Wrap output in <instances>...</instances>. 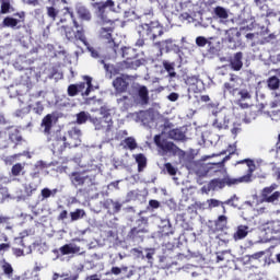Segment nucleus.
Listing matches in <instances>:
<instances>
[{
    "label": "nucleus",
    "instance_id": "obj_63",
    "mask_svg": "<svg viewBox=\"0 0 280 280\" xmlns=\"http://www.w3.org/2000/svg\"><path fill=\"white\" fill-rule=\"evenodd\" d=\"M112 275H121V268L119 267H113L110 270Z\"/></svg>",
    "mask_w": 280,
    "mask_h": 280
},
{
    "label": "nucleus",
    "instance_id": "obj_42",
    "mask_svg": "<svg viewBox=\"0 0 280 280\" xmlns=\"http://www.w3.org/2000/svg\"><path fill=\"white\" fill-rule=\"evenodd\" d=\"M89 119L91 120V117H89V114H86V112H80L79 114H77V124H86Z\"/></svg>",
    "mask_w": 280,
    "mask_h": 280
},
{
    "label": "nucleus",
    "instance_id": "obj_45",
    "mask_svg": "<svg viewBox=\"0 0 280 280\" xmlns=\"http://www.w3.org/2000/svg\"><path fill=\"white\" fill-rule=\"evenodd\" d=\"M45 110V105H43V102L38 101L33 105V113H35V115H43Z\"/></svg>",
    "mask_w": 280,
    "mask_h": 280
},
{
    "label": "nucleus",
    "instance_id": "obj_13",
    "mask_svg": "<svg viewBox=\"0 0 280 280\" xmlns=\"http://www.w3.org/2000/svg\"><path fill=\"white\" fill-rule=\"evenodd\" d=\"M13 15L18 16L19 19L7 16L2 21V25L4 27H11V30H21V23H25V12H16Z\"/></svg>",
    "mask_w": 280,
    "mask_h": 280
},
{
    "label": "nucleus",
    "instance_id": "obj_40",
    "mask_svg": "<svg viewBox=\"0 0 280 280\" xmlns=\"http://www.w3.org/2000/svg\"><path fill=\"white\" fill-rule=\"evenodd\" d=\"M214 14L219 19H229V12L226 11V9H224V7H215Z\"/></svg>",
    "mask_w": 280,
    "mask_h": 280
},
{
    "label": "nucleus",
    "instance_id": "obj_10",
    "mask_svg": "<svg viewBox=\"0 0 280 280\" xmlns=\"http://www.w3.org/2000/svg\"><path fill=\"white\" fill-rule=\"evenodd\" d=\"M154 143L156 148L163 150L165 153L176 155L178 152H180V148H178V145H176L174 142L167 141L166 139H162L161 135L154 136Z\"/></svg>",
    "mask_w": 280,
    "mask_h": 280
},
{
    "label": "nucleus",
    "instance_id": "obj_48",
    "mask_svg": "<svg viewBox=\"0 0 280 280\" xmlns=\"http://www.w3.org/2000/svg\"><path fill=\"white\" fill-rule=\"evenodd\" d=\"M90 121L95 127V130H102V118L90 117Z\"/></svg>",
    "mask_w": 280,
    "mask_h": 280
},
{
    "label": "nucleus",
    "instance_id": "obj_62",
    "mask_svg": "<svg viewBox=\"0 0 280 280\" xmlns=\"http://www.w3.org/2000/svg\"><path fill=\"white\" fill-rule=\"evenodd\" d=\"M2 250H10V244L9 243H1L0 244V253Z\"/></svg>",
    "mask_w": 280,
    "mask_h": 280
},
{
    "label": "nucleus",
    "instance_id": "obj_15",
    "mask_svg": "<svg viewBox=\"0 0 280 280\" xmlns=\"http://www.w3.org/2000/svg\"><path fill=\"white\" fill-rule=\"evenodd\" d=\"M58 121V118L54 114H47L40 122V128H43V133L45 137L49 138L54 135L51 132V128H54V125Z\"/></svg>",
    "mask_w": 280,
    "mask_h": 280
},
{
    "label": "nucleus",
    "instance_id": "obj_19",
    "mask_svg": "<svg viewBox=\"0 0 280 280\" xmlns=\"http://www.w3.org/2000/svg\"><path fill=\"white\" fill-rule=\"evenodd\" d=\"M277 36L266 27H261L260 33H256V43L257 45H264V43H270V40H275Z\"/></svg>",
    "mask_w": 280,
    "mask_h": 280
},
{
    "label": "nucleus",
    "instance_id": "obj_22",
    "mask_svg": "<svg viewBox=\"0 0 280 280\" xmlns=\"http://www.w3.org/2000/svg\"><path fill=\"white\" fill-rule=\"evenodd\" d=\"M168 138L173 139L174 141H187V136L183 131V129H171L168 131Z\"/></svg>",
    "mask_w": 280,
    "mask_h": 280
},
{
    "label": "nucleus",
    "instance_id": "obj_57",
    "mask_svg": "<svg viewBox=\"0 0 280 280\" xmlns=\"http://www.w3.org/2000/svg\"><path fill=\"white\" fill-rule=\"evenodd\" d=\"M149 207H151V209H159V207H161V202L156 199H151L149 201Z\"/></svg>",
    "mask_w": 280,
    "mask_h": 280
},
{
    "label": "nucleus",
    "instance_id": "obj_23",
    "mask_svg": "<svg viewBox=\"0 0 280 280\" xmlns=\"http://www.w3.org/2000/svg\"><path fill=\"white\" fill-rule=\"evenodd\" d=\"M248 236V225H238L236 228V233L233 234L234 242H240V240H245Z\"/></svg>",
    "mask_w": 280,
    "mask_h": 280
},
{
    "label": "nucleus",
    "instance_id": "obj_34",
    "mask_svg": "<svg viewBox=\"0 0 280 280\" xmlns=\"http://www.w3.org/2000/svg\"><path fill=\"white\" fill-rule=\"evenodd\" d=\"M162 45H164L166 51H180V47L172 38L163 40Z\"/></svg>",
    "mask_w": 280,
    "mask_h": 280
},
{
    "label": "nucleus",
    "instance_id": "obj_1",
    "mask_svg": "<svg viewBox=\"0 0 280 280\" xmlns=\"http://www.w3.org/2000/svg\"><path fill=\"white\" fill-rule=\"evenodd\" d=\"M237 165H246L248 167L247 173L241 177L233 178L230 176H225L224 178H214L209 183V189L215 191V189H224V187H233L235 185H240L242 183H253V174L257 170V165L255 164V160L244 159L241 161H236L234 164L235 167Z\"/></svg>",
    "mask_w": 280,
    "mask_h": 280
},
{
    "label": "nucleus",
    "instance_id": "obj_6",
    "mask_svg": "<svg viewBox=\"0 0 280 280\" xmlns=\"http://www.w3.org/2000/svg\"><path fill=\"white\" fill-rule=\"evenodd\" d=\"M48 143H51L52 154H62L67 150V137L62 136L60 130L54 131L51 136L47 138Z\"/></svg>",
    "mask_w": 280,
    "mask_h": 280
},
{
    "label": "nucleus",
    "instance_id": "obj_46",
    "mask_svg": "<svg viewBox=\"0 0 280 280\" xmlns=\"http://www.w3.org/2000/svg\"><path fill=\"white\" fill-rule=\"evenodd\" d=\"M102 130H105V132H110L113 130V120L107 121L106 118H102Z\"/></svg>",
    "mask_w": 280,
    "mask_h": 280
},
{
    "label": "nucleus",
    "instance_id": "obj_52",
    "mask_svg": "<svg viewBox=\"0 0 280 280\" xmlns=\"http://www.w3.org/2000/svg\"><path fill=\"white\" fill-rule=\"evenodd\" d=\"M207 43H209V40H207L206 37L199 36L196 38V45L198 47H205L207 45Z\"/></svg>",
    "mask_w": 280,
    "mask_h": 280
},
{
    "label": "nucleus",
    "instance_id": "obj_2",
    "mask_svg": "<svg viewBox=\"0 0 280 280\" xmlns=\"http://www.w3.org/2000/svg\"><path fill=\"white\" fill-rule=\"evenodd\" d=\"M240 77L235 73H230V80L223 84V93H229L232 97L236 100V104L241 108H249L250 105L245 103L248 100H253V95L248 91V89H240L236 85Z\"/></svg>",
    "mask_w": 280,
    "mask_h": 280
},
{
    "label": "nucleus",
    "instance_id": "obj_54",
    "mask_svg": "<svg viewBox=\"0 0 280 280\" xmlns=\"http://www.w3.org/2000/svg\"><path fill=\"white\" fill-rule=\"evenodd\" d=\"M69 217V212L67 210H62L59 215L57 217L58 222H65Z\"/></svg>",
    "mask_w": 280,
    "mask_h": 280
},
{
    "label": "nucleus",
    "instance_id": "obj_8",
    "mask_svg": "<svg viewBox=\"0 0 280 280\" xmlns=\"http://www.w3.org/2000/svg\"><path fill=\"white\" fill-rule=\"evenodd\" d=\"M138 34L140 38H145L147 40H156L159 36H163V27L142 24L138 26Z\"/></svg>",
    "mask_w": 280,
    "mask_h": 280
},
{
    "label": "nucleus",
    "instance_id": "obj_5",
    "mask_svg": "<svg viewBox=\"0 0 280 280\" xmlns=\"http://www.w3.org/2000/svg\"><path fill=\"white\" fill-rule=\"evenodd\" d=\"M83 80V82L70 84L68 86L67 93L69 97H75L77 95L89 97L91 95V91H93V78L84 75Z\"/></svg>",
    "mask_w": 280,
    "mask_h": 280
},
{
    "label": "nucleus",
    "instance_id": "obj_55",
    "mask_svg": "<svg viewBox=\"0 0 280 280\" xmlns=\"http://www.w3.org/2000/svg\"><path fill=\"white\" fill-rule=\"evenodd\" d=\"M249 261L252 259H261V257H264V252H257L255 254H252V255H247Z\"/></svg>",
    "mask_w": 280,
    "mask_h": 280
},
{
    "label": "nucleus",
    "instance_id": "obj_58",
    "mask_svg": "<svg viewBox=\"0 0 280 280\" xmlns=\"http://www.w3.org/2000/svg\"><path fill=\"white\" fill-rule=\"evenodd\" d=\"M113 205H114V200L113 199H106L103 202V208L107 209V210H110V207H113Z\"/></svg>",
    "mask_w": 280,
    "mask_h": 280
},
{
    "label": "nucleus",
    "instance_id": "obj_9",
    "mask_svg": "<svg viewBox=\"0 0 280 280\" xmlns=\"http://www.w3.org/2000/svg\"><path fill=\"white\" fill-rule=\"evenodd\" d=\"M92 2L93 8H97V14L102 23H109V25H113L115 21L108 18V14L106 13V8H115V1L107 0L104 2V0H92Z\"/></svg>",
    "mask_w": 280,
    "mask_h": 280
},
{
    "label": "nucleus",
    "instance_id": "obj_3",
    "mask_svg": "<svg viewBox=\"0 0 280 280\" xmlns=\"http://www.w3.org/2000/svg\"><path fill=\"white\" fill-rule=\"evenodd\" d=\"M63 14L65 16H71L73 21V27H75V30H73V27L71 26H61L59 28L61 34H63L67 40H69L70 43L75 44L78 40H80L85 47H89V39H86L84 27L81 26L80 23H78V20L73 18V12L69 11V8H65Z\"/></svg>",
    "mask_w": 280,
    "mask_h": 280
},
{
    "label": "nucleus",
    "instance_id": "obj_44",
    "mask_svg": "<svg viewBox=\"0 0 280 280\" xmlns=\"http://www.w3.org/2000/svg\"><path fill=\"white\" fill-rule=\"evenodd\" d=\"M100 113H101V115H102V118H105L106 121H109V122H110V120H113V116H110V109H108V107L102 106V107L100 108Z\"/></svg>",
    "mask_w": 280,
    "mask_h": 280
},
{
    "label": "nucleus",
    "instance_id": "obj_59",
    "mask_svg": "<svg viewBox=\"0 0 280 280\" xmlns=\"http://www.w3.org/2000/svg\"><path fill=\"white\" fill-rule=\"evenodd\" d=\"M89 51H91L92 58H100V52H97V50H95L93 47H91V44H89V46H86Z\"/></svg>",
    "mask_w": 280,
    "mask_h": 280
},
{
    "label": "nucleus",
    "instance_id": "obj_28",
    "mask_svg": "<svg viewBox=\"0 0 280 280\" xmlns=\"http://www.w3.org/2000/svg\"><path fill=\"white\" fill-rule=\"evenodd\" d=\"M124 150H137V140L133 137H127L120 142Z\"/></svg>",
    "mask_w": 280,
    "mask_h": 280
},
{
    "label": "nucleus",
    "instance_id": "obj_26",
    "mask_svg": "<svg viewBox=\"0 0 280 280\" xmlns=\"http://www.w3.org/2000/svg\"><path fill=\"white\" fill-rule=\"evenodd\" d=\"M138 97L142 104H150V92L148 91V86L140 85L138 89Z\"/></svg>",
    "mask_w": 280,
    "mask_h": 280
},
{
    "label": "nucleus",
    "instance_id": "obj_33",
    "mask_svg": "<svg viewBox=\"0 0 280 280\" xmlns=\"http://www.w3.org/2000/svg\"><path fill=\"white\" fill-rule=\"evenodd\" d=\"M264 231L268 233V231H271V233H279L280 232V223L279 221H271L269 223H266L264 225Z\"/></svg>",
    "mask_w": 280,
    "mask_h": 280
},
{
    "label": "nucleus",
    "instance_id": "obj_41",
    "mask_svg": "<svg viewBox=\"0 0 280 280\" xmlns=\"http://www.w3.org/2000/svg\"><path fill=\"white\" fill-rule=\"evenodd\" d=\"M230 148H234L233 151L229 150V155H226L225 158L222 159V161L220 163H223V167H226L225 164H226V161H231V156H233V154H240L237 153V144L234 143V144H230Z\"/></svg>",
    "mask_w": 280,
    "mask_h": 280
},
{
    "label": "nucleus",
    "instance_id": "obj_17",
    "mask_svg": "<svg viewBox=\"0 0 280 280\" xmlns=\"http://www.w3.org/2000/svg\"><path fill=\"white\" fill-rule=\"evenodd\" d=\"M82 131L78 128H72L68 131V148H78L82 143L80 139Z\"/></svg>",
    "mask_w": 280,
    "mask_h": 280
},
{
    "label": "nucleus",
    "instance_id": "obj_4",
    "mask_svg": "<svg viewBox=\"0 0 280 280\" xmlns=\"http://www.w3.org/2000/svg\"><path fill=\"white\" fill-rule=\"evenodd\" d=\"M122 56L126 58V60L120 63L119 68L107 65L104 62V60H102L105 71L110 73V75H118L119 71H124V69H139V67H141V60L137 59V52H135V49H125L122 51Z\"/></svg>",
    "mask_w": 280,
    "mask_h": 280
},
{
    "label": "nucleus",
    "instance_id": "obj_29",
    "mask_svg": "<svg viewBox=\"0 0 280 280\" xmlns=\"http://www.w3.org/2000/svg\"><path fill=\"white\" fill-rule=\"evenodd\" d=\"M228 224H229V218H226V215L224 214L219 215L218 219L214 221V226L217 231H224Z\"/></svg>",
    "mask_w": 280,
    "mask_h": 280
},
{
    "label": "nucleus",
    "instance_id": "obj_61",
    "mask_svg": "<svg viewBox=\"0 0 280 280\" xmlns=\"http://www.w3.org/2000/svg\"><path fill=\"white\" fill-rule=\"evenodd\" d=\"M145 38L140 37L137 42H136V47H143V45H145Z\"/></svg>",
    "mask_w": 280,
    "mask_h": 280
},
{
    "label": "nucleus",
    "instance_id": "obj_56",
    "mask_svg": "<svg viewBox=\"0 0 280 280\" xmlns=\"http://www.w3.org/2000/svg\"><path fill=\"white\" fill-rule=\"evenodd\" d=\"M112 207H113V213H119V211H121V203H119V201H114Z\"/></svg>",
    "mask_w": 280,
    "mask_h": 280
},
{
    "label": "nucleus",
    "instance_id": "obj_31",
    "mask_svg": "<svg viewBox=\"0 0 280 280\" xmlns=\"http://www.w3.org/2000/svg\"><path fill=\"white\" fill-rule=\"evenodd\" d=\"M162 65L165 71L168 72L170 78H176V62H170L167 60H164Z\"/></svg>",
    "mask_w": 280,
    "mask_h": 280
},
{
    "label": "nucleus",
    "instance_id": "obj_43",
    "mask_svg": "<svg viewBox=\"0 0 280 280\" xmlns=\"http://www.w3.org/2000/svg\"><path fill=\"white\" fill-rule=\"evenodd\" d=\"M23 170H25V166L21 163H16L12 166L11 174L12 176H21V172H23Z\"/></svg>",
    "mask_w": 280,
    "mask_h": 280
},
{
    "label": "nucleus",
    "instance_id": "obj_60",
    "mask_svg": "<svg viewBox=\"0 0 280 280\" xmlns=\"http://www.w3.org/2000/svg\"><path fill=\"white\" fill-rule=\"evenodd\" d=\"M179 95L176 92H172L168 96L167 100H170V102H177Z\"/></svg>",
    "mask_w": 280,
    "mask_h": 280
},
{
    "label": "nucleus",
    "instance_id": "obj_14",
    "mask_svg": "<svg viewBox=\"0 0 280 280\" xmlns=\"http://www.w3.org/2000/svg\"><path fill=\"white\" fill-rule=\"evenodd\" d=\"M220 174H226L224 162L208 163L203 166V176H220Z\"/></svg>",
    "mask_w": 280,
    "mask_h": 280
},
{
    "label": "nucleus",
    "instance_id": "obj_49",
    "mask_svg": "<svg viewBox=\"0 0 280 280\" xmlns=\"http://www.w3.org/2000/svg\"><path fill=\"white\" fill-rule=\"evenodd\" d=\"M59 11L56 10L54 7H48L47 8V14L52 21H56V16H58Z\"/></svg>",
    "mask_w": 280,
    "mask_h": 280
},
{
    "label": "nucleus",
    "instance_id": "obj_36",
    "mask_svg": "<svg viewBox=\"0 0 280 280\" xmlns=\"http://www.w3.org/2000/svg\"><path fill=\"white\" fill-rule=\"evenodd\" d=\"M267 86L268 89H270V91H277V89H279L280 86V80L279 78L277 77H270L268 80H267Z\"/></svg>",
    "mask_w": 280,
    "mask_h": 280
},
{
    "label": "nucleus",
    "instance_id": "obj_53",
    "mask_svg": "<svg viewBox=\"0 0 280 280\" xmlns=\"http://www.w3.org/2000/svg\"><path fill=\"white\" fill-rule=\"evenodd\" d=\"M12 253L15 257H23L25 255V250L23 248H12Z\"/></svg>",
    "mask_w": 280,
    "mask_h": 280
},
{
    "label": "nucleus",
    "instance_id": "obj_11",
    "mask_svg": "<svg viewBox=\"0 0 280 280\" xmlns=\"http://www.w3.org/2000/svg\"><path fill=\"white\" fill-rule=\"evenodd\" d=\"M113 27H102L100 31V40L104 43L105 45H108L109 49L117 55V50L119 49V46L115 43V39H113Z\"/></svg>",
    "mask_w": 280,
    "mask_h": 280
},
{
    "label": "nucleus",
    "instance_id": "obj_25",
    "mask_svg": "<svg viewBox=\"0 0 280 280\" xmlns=\"http://www.w3.org/2000/svg\"><path fill=\"white\" fill-rule=\"evenodd\" d=\"M148 224V217H140L136 220V225L131 229H136L137 231H140V233H149Z\"/></svg>",
    "mask_w": 280,
    "mask_h": 280
},
{
    "label": "nucleus",
    "instance_id": "obj_32",
    "mask_svg": "<svg viewBox=\"0 0 280 280\" xmlns=\"http://www.w3.org/2000/svg\"><path fill=\"white\" fill-rule=\"evenodd\" d=\"M80 279V275H69V273H54L52 280H78Z\"/></svg>",
    "mask_w": 280,
    "mask_h": 280
},
{
    "label": "nucleus",
    "instance_id": "obj_24",
    "mask_svg": "<svg viewBox=\"0 0 280 280\" xmlns=\"http://www.w3.org/2000/svg\"><path fill=\"white\" fill-rule=\"evenodd\" d=\"M75 12L81 21H91V19L93 18L91 15V11L84 5H78L75 8Z\"/></svg>",
    "mask_w": 280,
    "mask_h": 280
},
{
    "label": "nucleus",
    "instance_id": "obj_64",
    "mask_svg": "<svg viewBox=\"0 0 280 280\" xmlns=\"http://www.w3.org/2000/svg\"><path fill=\"white\" fill-rule=\"evenodd\" d=\"M85 280H101V279H100V276H97V275H92V276H88V277L85 278Z\"/></svg>",
    "mask_w": 280,
    "mask_h": 280
},
{
    "label": "nucleus",
    "instance_id": "obj_12",
    "mask_svg": "<svg viewBox=\"0 0 280 280\" xmlns=\"http://www.w3.org/2000/svg\"><path fill=\"white\" fill-rule=\"evenodd\" d=\"M279 186L277 184H271L270 186L265 187L261 190V202H268L273 205V202H277L280 198V191H275ZM275 191V192H272Z\"/></svg>",
    "mask_w": 280,
    "mask_h": 280
},
{
    "label": "nucleus",
    "instance_id": "obj_38",
    "mask_svg": "<svg viewBox=\"0 0 280 280\" xmlns=\"http://www.w3.org/2000/svg\"><path fill=\"white\" fill-rule=\"evenodd\" d=\"M223 205L237 209V207H240V197H237V195H233L230 199L223 201Z\"/></svg>",
    "mask_w": 280,
    "mask_h": 280
},
{
    "label": "nucleus",
    "instance_id": "obj_20",
    "mask_svg": "<svg viewBox=\"0 0 280 280\" xmlns=\"http://www.w3.org/2000/svg\"><path fill=\"white\" fill-rule=\"evenodd\" d=\"M145 235H148V233L141 232L137 229H131L128 232V240L129 242H132L133 244H143L144 240H145Z\"/></svg>",
    "mask_w": 280,
    "mask_h": 280
},
{
    "label": "nucleus",
    "instance_id": "obj_50",
    "mask_svg": "<svg viewBox=\"0 0 280 280\" xmlns=\"http://www.w3.org/2000/svg\"><path fill=\"white\" fill-rule=\"evenodd\" d=\"M212 126L213 128H218V130H224L229 128V125H226L225 122L224 124L220 122V119H214Z\"/></svg>",
    "mask_w": 280,
    "mask_h": 280
},
{
    "label": "nucleus",
    "instance_id": "obj_18",
    "mask_svg": "<svg viewBox=\"0 0 280 280\" xmlns=\"http://www.w3.org/2000/svg\"><path fill=\"white\" fill-rule=\"evenodd\" d=\"M244 52L243 51H238L236 54H234L233 57H230L229 59V67L232 71H242L243 67H244Z\"/></svg>",
    "mask_w": 280,
    "mask_h": 280
},
{
    "label": "nucleus",
    "instance_id": "obj_7",
    "mask_svg": "<svg viewBox=\"0 0 280 280\" xmlns=\"http://www.w3.org/2000/svg\"><path fill=\"white\" fill-rule=\"evenodd\" d=\"M135 80H137L136 75H130L126 73H121L119 77H116L112 83L115 93H117L118 95H121L122 93H128L130 89V82H135Z\"/></svg>",
    "mask_w": 280,
    "mask_h": 280
},
{
    "label": "nucleus",
    "instance_id": "obj_16",
    "mask_svg": "<svg viewBox=\"0 0 280 280\" xmlns=\"http://www.w3.org/2000/svg\"><path fill=\"white\" fill-rule=\"evenodd\" d=\"M70 182L73 187H84L88 180H91V177L86 174V172H72L69 175Z\"/></svg>",
    "mask_w": 280,
    "mask_h": 280
},
{
    "label": "nucleus",
    "instance_id": "obj_30",
    "mask_svg": "<svg viewBox=\"0 0 280 280\" xmlns=\"http://www.w3.org/2000/svg\"><path fill=\"white\" fill-rule=\"evenodd\" d=\"M1 270L3 271V275L8 277V279H12V277H14V268L5 259L2 260Z\"/></svg>",
    "mask_w": 280,
    "mask_h": 280
},
{
    "label": "nucleus",
    "instance_id": "obj_21",
    "mask_svg": "<svg viewBox=\"0 0 280 280\" xmlns=\"http://www.w3.org/2000/svg\"><path fill=\"white\" fill-rule=\"evenodd\" d=\"M80 250H81L80 246L73 243L65 244L59 248L60 255H75L80 253Z\"/></svg>",
    "mask_w": 280,
    "mask_h": 280
},
{
    "label": "nucleus",
    "instance_id": "obj_35",
    "mask_svg": "<svg viewBox=\"0 0 280 280\" xmlns=\"http://www.w3.org/2000/svg\"><path fill=\"white\" fill-rule=\"evenodd\" d=\"M86 215V211L84 209H75L73 212H70L71 222H78V220H82Z\"/></svg>",
    "mask_w": 280,
    "mask_h": 280
},
{
    "label": "nucleus",
    "instance_id": "obj_51",
    "mask_svg": "<svg viewBox=\"0 0 280 280\" xmlns=\"http://www.w3.org/2000/svg\"><path fill=\"white\" fill-rule=\"evenodd\" d=\"M165 170L167 174H170V176H176V168L174 167V165H172V163H166Z\"/></svg>",
    "mask_w": 280,
    "mask_h": 280
},
{
    "label": "nucleus",
    "instance_id": "obj_37",
    "mask_svg": "<svg viewBox=\"0 0 280 280\" xmlns=\"http://www.w3.org/2000/svg\"><path fill=\"white\" fill-rule=\"evenodd\" d=\"M10 10H12L10 0H1L0 14H10Z\"/></svg>",
    "mask_w": 280,
    "mask_h": 280
},
{
    "label": "nucleus",
    "instance_id": "obj_27",
    "mask_svg": "<svg viewBox=\"0 0 280 280\" xmlns=\"http://www.w3.org/2000/svg\"><path fill=\"white\" fill-rule=\"evenodd\" d=\"M136 163L138 164V172H143L148 167V158L143 153L133 155Z\"/></svg>",
    "mask_w": 280,
    "mask_h": 280
},
{
    "label": "nucleus",
    "instance_id": "obj_39",
    "mask_svg": "<svg viewBox=\"0 0 280 280\" xmlns=\"http://www.w3.org/2000/svg\"><path fill=\"white\" fill-rule=\"evenodd\" d=\"M58 194V190H57V188H55V189H49V188H44V189H42V191H40V195H42V198H43V200H47V198H51V196L54 197V196H56Z\"/></svg>",
    "mask_w": 280,
    "mask_h": 280
},
{
    "label": "nucleus",
    "instance_id": "obj_47",
    "mask_svg": "<svg viewBox=\"0 0 280 280\" xmlns=\"http://www.w3.org/2000/svg\"><path fill=\"white\" fill-rule=\"evenodd\" d=\"M222 206V209H224V201H220L218 199H208V207L209 209H215V207Z\"/></svg>",
    "mask_w": 280,
    "mask_h": 280
}]
</instances>
